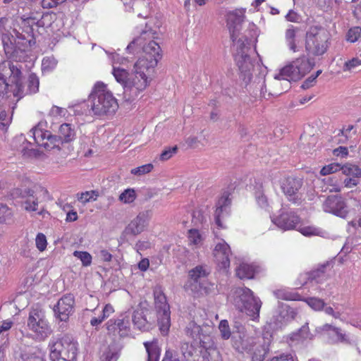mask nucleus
I'll list each match as a JSON object with an SVG mask.
<instances>
[{
  "instance_id": "1",
  "label": "nucleus",
  "mask_w": 361,
  "mask_h": 361,
  "mask_svg": "<svg viewBox=\"0 0 361 361\" xmlns=\"http://www.w3.org/2000/svg\"><path fill=\"white\" fill-rule=\"evenodd\" d=\"M161 22L157 18H149L143 27H137L138 34L127 46L132 53L136 48L142 49L144 55L134 63L131 75L123 68L114 66L112 73L116 80L123 88L124 93L134 98L143 92L150 84L152 74L158 61L161 58V49L157 42L160 37Z\"/></svg>"
},
{
  "instance_id": "2",
  "label": "nucleus",
  "mask_w": 361,
  "mask_h": 361,
  "mask_svg": "<svg viewBox=\"0 0 361 361\" xmlns=\"http://www.w3.org/2000/svg\"><path fill=\"white\" fill-rule=\"evenodd\" d=\"M245 8H238L228 12L226 23L233 42V48L235 50L234 57L236 63L245 76L250 78V72L253 68L252 61L250 56L251 51L250 41L245 36H240V33L242 24L245 21Z\"/></svg>"
},
{
  "instance_id": "3",
  "label": "nucleus",
  "mask_w": 361,
  "mask_h": 361,
  "mask_svg": "<svg viewBox=\"0 0 361 361\" xmlns=\"http://www.w3.org/2000/svg\"><path fill=\"white\" fill-rule=\"evenodd\" d=\"M271 335L262 336L256 334L241 330L233 336V347L239 353H248L252 361H263L269 350Z\"/></svg>"
},
{
  "instance_id": "4",
  "label": "nucleus",
  "mask_w": 361,
  "mask_h": 361,
  "mask_svg": "<svg viewBox=\"0 0 361 361\" xmlns=\"http://www.w3.org/2000/svg\"><path fill=\"white\" fill-rule=\"evenodd\" d=\"M90 110L95 116H110L118 109V103L106 84L97 82L89 96Z\"/></svg>"
},
{
  "instance_id": "5",
  "label": "nucleus",
  "mask_w": 361,
  "mask_h": 361,
  "mask_svg": "<svg viewBox=\"0 0 361 361\" xmlns=\"http://www.w3.org/2000/svg\"><path fill=\"white\" fill-rule=\"evenodd\" d=\"M231 297L235 307L241 312H245L251 319L258 320L262 302L250 288H235L231 290Z\"/></svg>"
},
{
  "instance_id": "6",
  "label": "nucleus",
  "mask_w": 361,
  "mask_h": 361,
  "mask_svg": "<svg viewBox=\"0 0 361 361\" xmlns=\"http://www.w3.org/2000/svg\"><path fill=\"white\" fill-rule=\"evenodd\" d=\"M281 188L288 200L295 204L312 200L315 195L311 186H303L302 179L294 177L283 178L281 180Z\"/></svg>"
},
{
  "instance_id": "7",
  "label": "nucleus",
  "mask_w": 361,
  "mask_h": 361,
  "mask_svg": "<svg viewBox=\"0 0 361 361\" xmlns=\"http://www.w3.org/2000/svg\"><path fill=\"white\" fill-rule=\"evenodd\" d=\"M330 35L321 27H312L306 34L305 49L309 54L323 55L328 49Z\"/></svg>"
},
{
  "instance_id": "8",
  "label": "nucleus",
  "mask_w": 361,
  "mask_h": 361,
  "mask_svg": "<svg viewBox=\"0 0 361 361\" xmlns=\"http://www.w3.org/2000/svg\"><path fill=\"white\" fill-rule=\"evenodd\" d=\"M27 328L38 340H44L51 332V326L46 317L45 312L39 307H33L30 310Z\"/></svg>"
},
{
  "instance_id": "9",
  "label": "nucleus",
  "mask_w": 361,
  "mask_h": 361,
  "mask_svg": "<svg viewBox=\"0 0 361 361\" xmlns=\"http://www.w3.org/2000/svg\"><path fill=\"white\" fill-rule=\"evenodd\" d=\"M312 66L307 58H298L280 69L279 73L275 74L274 78L277 80H286L288 85L290 80L296 81L303 78L311 71Z\"/></svg>"
},
{
  "instance_id": "10",
  "label": "nucleus",
  "mask_w": 361,
  "mask_h": 361,
  "mask_svg": "<svg viewBox=\"0 0 361 361\" xmlns=\"http://www.w3.org/2000/svg\"><path fill=\"white\" fill-rule=\"evenodd\" d=\"M78 343L70 336H64L50 347L51 361H75Z\"/></svg>"
},
{
  "instance_id": "11",
  "label": "nucleus",
  "mask_w": 361,
  "mask_h": 361,
  "mask_svg": "<svg viewBox=\"0 0 361 361\" xmlns=\"http://www.w3.org/2000/svg\"><path fill=\"white\" fill-rule=\"evenodd\" d=\"M43 123L39 122L37 126L30 131V136L33 137L36 144L47 150L59 148L62 144L61 139L54 135L51 132L42 128Z\"/></svg>"
},
{
  "instance_id": "12",
  "label": "nucleus",
  "mask_w": 361,
  "mask_h": 361,
  "mask_svg": "<svg viewBox=\"0 0 361 361\" xmlns=\"http://www.w3.org/2000/svg\"><path fill=\"white\" fill-rule=\"evenodd\" d=\"M325 212L333 214L341 218H345L349 209L345 200L340 195L329 196L322 204Z\"/></svg>"
},
{
  "instance_id": "13",
  "label": "nucleus",
  "mask_w": 361,
  "mask_h": 361,
  "mask_svg": "<svg viewBox=\"0 0 361 361\" xmlns=\"http://www.w3.org/2000/svg\"><path fill=\"white\" fill-rule=\"evenodd\" d=\"M316 331L326 336L331 343H345L353 344L354 341L350 338V336L343 333L342 330L329 324H325L322 326L317 327Z\"/></svg>"
},
{
  "instance_id": "14",
  "label": "nucleus",
  "mask_w": 361,
  "mask_h": 361,
  "mask_svg": "<svg viewBox=\"0 0 361 361\" xmlns=\"http://www.w3.org/2000/svg\"><path fill=\"white\" fill-rule=\"evenodd\" d=\"M151 210L140 212L127 226L125 232L128 234L137 235L143 232L147 227L152 218Z\"/></svg>"
},
{
  "instance_id": "15",
  "label": "nucleus",
  "mask_w": 361,
  "mask_h": 361,
  "mask_svg": "<svg viewBox=\"0 0 361 361\" xmlns=\"http://www.w3.org/2000/svg\"><path fill=\"white\" fill-rule=\"evenodd\" d=\"M271 221L283 231L295 229L300 223V218L293 212L282 211L279 215L271 218Z\"/></svg>"
},
{
  "instance_id": "16",
  "label": "nucleus",
  "mask_w": 361,
  "mask_h": 361,
  "mask_svg": "<svg viewBox=\"0 0 361 361\" xmlns=\"http://www.w3.org/2000/svg\"><path fill=\"white\" fill-rule=\"evenodd\" d=\"M75 298L72 294L63 296L54 307L56 317L61 321H67L74 312Z\"/></svg>"
},
{
  "instance_id": "17",
  "label": "nucleus",
  "mask_w": 361,
  "mask_h": 361,
  "mask_svg": "<svg viewBox=\"0 0 361 361\" xmlns=\"http://www.w3.org/2000/svg\"><path fill=\"white\" fill-rule=\"evenodd\" d=\"M180 351L184 361H210L208 356L210 353L205 349H196L192 344L183 343L180 347Z\"/></svg>"
},
{
  "instance_id": "18",
  "label": "nucleus",
  "mask_w": 361,
  "mask_h": 361,
  "mask_svg": "<svg viewBox=\"0 0 361 361\" xmlns=\"http://www.w3.org/2000/svg\"><path fill=\"white\" fill-rule=\"evenodd\" d=\"M231 251L228 244L224 240L216 243L214 249L215 260L221 269H226L230 265Z\"/></svg>"
},
{
  "instance_id": "19",
  "label": "nucleus",
  "mask_w": 361,
  "mask_h": 361,
  "mask_svg": "<svg viewBox=\"0 0 361 361\" xmlns=\"http://www.w3.org/2000/svg\"><path fill=\"white\" fill-rule=\"evenodd\" d=\"M209 270L204 266L198 265L189 271V277L191 281L194 282V288H191L192 290H201L207 293L208 292L206 286H204V282L209 274Z\"/></svg>"
},
{
  "instance_id": "20",
  "label": "nucleus",
  "mask_w": 361,
  "mask_h": 361,
  "mask_svg": "<svg viewBox=\"0 0 361 361\" xmlns=\"http://www.w3.org/2000/svg\"><path fill=\"white\" fill-rule=\"evenodd\" d=\"M279 308L278 314L274 316L271 322V324H273L274 328L276 329L293 319L297 314L293 308L285 304L280 305Z\"/></svg>"
},
{
  "instance_id": "21",
  "label": "nucleus",
  "mask_w": 361,
  "mask_h": 361,
  "mask_svg": "<svg viewBox=\"0 0 361 361\" xmlns=\"http://www.w3.org/2000/svg\"><path fill=\"white\" fill-rule=\"evenodd\" d=\"M107 329L114 334H118L120 336H126L130 332V319L128 317L110 319L107 324Z\"/></svg>"
},
{
  "instance_id": "22",
  "label": "nucleus",
  "mask_w": 361,
  "mask_h": 361,
  "mask_svg": "<svg viewBox=\"0 0 361 361\" xmlns=\"http://www.w3.org/2000/svg\"><path fill=\"white\" fill-rule=\"evenodd\" d=\"M231 200L228 195L224 194L218 200L214 213L215 221L219 228H224L221 219L226 217L229 213Z\"/></svg>"
},
{
  "instance_id": "23",
  "label": "nucleus",
  "mask_w": 361,
  "mask_h": 361,
  "mask_svg": "<svg viewBox=\"0 0 361 361\" xmlns=\"http://www.w3.org/2000/svg\"><path fill=\"white\" fill-rule=\"evenodd\" d=\"M252 192L258 207L265 211H269L270 203L268 197L264 194L263 183L261 180L255 181Z\"/></svg>"
},
{
  "instance_id": "24",
  "label": "nucleus",
  "mask_w": 361,
  "mask_h": 361,
  "mask_svg": "<svg viewBox=\"0 0 361 361\" xmlns=\"http://www.w3.org/2000/svg\"><path fill=\"white\" fill-rule=\"evenodd\" d=\"M27 31H23L22 32L15 31L16 37V43L18 45L19 49L23 51H25L35 44L32 29L30 27H27Z\"/></svg>"
},
{
  "instance_id": "25",
  "label": "nucleus",
  "mask_w": 361,
  "mask_h": 361,
  "mask_svg": "<svg viewBox=\"0 0 361 361\" xmlns=\"http://www.w3.org/2000/svg\"><path fill=\"white\" fill-rule=\"evenodd\" d=\"M185 335L194 341H199L200 343H204L207 338L204 334L203 328L197 325L194 322H190L188 324L185 329Z\"/></svg>"
},
{
  "instance_id": "26",
  "label": "nucleus",
  "mask_w": 361,
  "mask_h": 361,
  "mask_svg": "<svg viewBox=\"0 0 361 361\" xmlns=\"http://www.w3.org/2000/svg\"><path fill=\"white\" fill-rule=\"evenodd\" d=\"M13 145L21 151L25 156L31 157L35 154V152L32 148V143L27 141L23 135L16 136L13 141Z\"/></svg>"
},
{
  "instance_id": "27",
  "label": "nucleus",
  "mask_w": 361,
  "mask_h": 361,
  "mask_svg": "<svg viewBox=\"0 0 361 361\" xmlns=\"http://www.w3.org/2000/svg\"><path fill=\"white\" fill-rule=\"evenodd\" d=\"M58 137L61 139V142H70L75 138V130L70 123H63L58 131Z\"/></svg>"
},
{
  "instance_id": "28",
  "label": "nucleus",
  "mask_w": 361,
  "mask_h": 361,
  "mask_svg": "<svg viewBox=\"0 0 361 361\" xmlns=\"http://www.w3.org/2000/svg\"><path fill=\"white\" fill-rule=\"evenodd\" d=\"M255 271L253 264L242 263L236 269V276L240 279H250L254 277Z\"/></svg>"
},
{
  "instance_id": "29",
  "label": "nucleus",
  "mask_w": 361,
  "mask_h": 361,
  "mask_svg": "<svg viewBox=\"0 0 361 361\" xmlns=\"http://www.w3.org/2000/svg\"><path fill=\"white\" fill-rule=\"evenodd\" d=\"M300 31L298 27H294L293 25H289L286 31V41L289 47V49L293 52H296L298 51V47L296 46V37L297 34Z\"/></svg>"
},
{
  "instance_id": "30",
  "label": "nucleus",
  "mask_w": 361,
  "mask_h": 361,
  "mask_svg": "<svg viewBox=\"0 0 361 361\" xmlns=\"http://www.w3.org/2000/svg\"><path fill=\"white\" fill-rule=\"evenodd\" d=\"M276 298L284 300H302L300 295L295 291L287 288L278 289L274 291Z\"/></svg>"
},
{
  "instance_id": "31",
  "label": "nucleus",
  "mask_w": 361,
  "mask_h": 361,
  "mask_svg": "<svg viewBox=\"0 0 361 361\" xmlns=\"http://www.w3.org/2000/svg\"><path fill=\"white\" fill-rule=\"evenodd\" d=\"M154 294V303L157 314H161V312L169 310V305L167 303L166 296L160 290H156Z\"/></svg>"
},
{
  "instance_id": "32",
  "label": "nucleus",
  "mask_w": 361,
  "mask_h": 361,
  "mask_svg": "<svg viewBox=\"0 0 361 361\" xmlns=\"http://www.w3.org/2000/svg\"><path fill=\"white\" fill-rule=\"evenodd\" d=\"M144 345L148 355L147 361H159L160 349L158 347L157 341L145 342Z\"/></svg>"
},
{
  "instance_id": "33",
  "label": "nucleus",
  "mask_w": 361,
  "mask_h": 361,
  "mask_svg": "<svg viewBox=\"0 0 361 361\" xmlns=\"http://www.w3.org/2000/svg\"><path fill=\"white\" fill-rule=\"evenodd\" d=\"M158 324L163 335H166L171 326L170 310L158 314Z\"/></svg>"
},
{
  "instance_id": "34",
  "label": "nucleus",
  "mask_w": 361,
  "mask_h": 361,
  "mask_svg": "<svg viewBox=\"0 0 361 361\" xmlns=\"http://www.w3.org/2000/svg\"><path fill=\"white\" fill-rule=\"evenodd\" d=\"M68 111L66 108L54 105L49 111L48 118L52 123L57 122L62 118H66Z\"/></svg>"
},
{
  "instance_id": "35",
  "label": "nucleus",
  "mask_w": 361,
  "mask_h": 361,
  "mask_svg": "<svg viewBox=\"0 0 361 361\" xmlns=\"http://www.w3.org/2000/svg\"><path fill=\"white\" fill-rule=\"evenodd\" d=\"M188 238L190 245L199 247L202 245L204 237L197 229H190L188 231Z\"/></svg>"
},
{
  "instance_id": "36",
  "label": "nucleus",
  "mask_w": 361,
  "mask_h": 361,
  "mask_svg": "<svg viewBox=\"0 0 361 361\" xmlns=\"http://www.w3.org/2000/svg\"><path fill=\"white\" fill-rule=\"evenodd\" d=\"M133 322L136 328L145 331L148 329V322L142 311H135L133 315Z\"/></svg>"
},
{
  "instance_id": "37",
  "label": "nucleus",
  "mask_w": 361,
  "mask_h": 361,
  "mask_svg": "<svg viewBox=\"0 0 361 361\" xmlns=\"http://www.w3.org/2000/svg\"><path fill=\"white\" fill-rule=\"evenodd\" d=\"M324 268V266L322 267V270L318 269L316 271H313L311 273L301 274L298 279L300 283L298 285L303 286L304 284L307 283V282L305 281L306 279L310 280L311 282H312L313 281H317V282H318L317 278H319L321 275L323 274Z\"/></svg>"
},
{
  "instance_id": "38",
  "label": "nucleus",
  "mask_w": 361,
  "mask_h": 361,
  "mask_svg": "<svg viewBox=\"0 0 361 361\" xmlns=\"http://www.w3.org/2000/svg\"><path fill=\"white\" fill-rule=\"evenodd\" d=\"M136 197L135 190L133 188H127L120 194L118 200L123 204H131L135 200Z\"/></svg>"
},
{
  "instance_id": "39",
  "label": "nucleus",
  "mask_w": 361,
  "mask_h": 361,
  "mask_svg": "<svg viewBox=\"0 0 361 361\" xmlns=\"http://www.w3.org/2000/svg\"><path fill=\"white\" fill-rule=\"evenodd\" d=\"M341 171L344 175L348 176H352L354 178L361 177V168L356 165L350 164H345L342 166Z\"/></svg>"
},
{
  "instance_id": "40",
  "label": "nucleus",
  "mask_w": 361,
  "mask_h": 361,
  "mask_svg": "<svg viewBox=\"0 0 361 361\" xmlns=\"http://www.w3.org/2000/svg\"><path fill=\"white\" fill-rule=\"evenodd\" d=\"M58 63V61L54 56H47L42 59V71L43 73H50L53 71Z\"/></svg>"
},
{
  "instance_id": "41",
  "label": "nucleus",
  "mask_w": 361,
  "mask_h": 361,
  "mask_svg": "<svg viewBox=\"0 0 361 361\" xmlns=\"http://www.w3.org/2000/svg\"><path fill=\"white\" fill-rule=\"evenodd\" d=\"M305 301L314 311H322L326 305L323 300L315 297L306 298Z\"/></svg>"
},
{
  "instance_id": "42",
  "label": "nucleus",
  "mask_w": 361,
  "mask_h": 361,
  "mask_svg": "<svg viewBox=\"0 0 361 361\" xmlns=\"http://www.w3.org/2000/svg\"><path fill=\"white\" fill-rule=\"evenodd\" d=\"M73 255L81 261L84 267H88L92 264V255L87 252L76 250L73 252Z\"/></svg>"
},
{
  "instance_id": "43",
  "label": "nucleus",
  "mask_w": 361,
  "mask_h": 361,
  "mask_svg": "<svg viewBox=\"0 0 361 361\" xmlns=\"http://www.w3.org/2000/svg\"><path fill=\"white\" fill-rule=\"evenodd\" d=\"M77 195L78 200L82 203L85 204L91 200H96L98 197V192L91 190L78 193Z\"/></svg>"
},
{
  "instance_id": "44",
  "label": "nucleus",
  "mask_w": 361,
  "mask_h": 361,
  "mask_svg": "<svg viewBox=\"0 0 361 361\" xmlns=\"http://www.w3.org/2000/svg\"><path fill=\"white\" fill-rule=\"evenodd\" d=\"M360 66L361 59L359 57H354L345 62L343 70V71L353 72Z\"/></svg>"
},
{
  "instance_id": "45",
  "label": "nucleus",
  "mask_w": 361,
  "mask_h": 361,
  "mask_svg": "<svg viewBox=\"0 0 361 361\" xmlns=\"http://www.w3.org/2000/svg\"><path fill=\"white\" fill-rule=\"evenodd\" d=\"M298 230L305 236L320 235L322 233L320 228L312 226L300 227Z\"/></svg>"
},
{
  "instance_id": "46",
  "label": "nucleus",
  "mask_w": 361,
  "mask_h": 361,
  "mask_svg": "<svg viewBox=\"0 0 361 361\" xmlns=\"http://www.w3.org/2000/svg\"><path fill=\"white\" fill-rule=\"evenodd\" d=\"M342 166L337 163H331L324 166L320 171L322 176H327L341 170Z\"/></svg>"
},
{
  "instance_id": "47",
  "label": "nucleus",
  "mask_w": 361,
  "mask_h": 361,
  "mask_svg": "<svg viewBox=\"0 0 361 361\" xmlns=\"http://www.w3.org/2000/svg\"><path fill=\"white\" fill-rule=\"evenodd\" d=\"M267 361H299L298 357L290 353H283L274 356Z\"/></svg>"
},
{
  "instance_id": "48",
  "label": "nucleus",
  "mask_w": 361,
  "mask_h": 361,
  "mask_svg": "<svg viewBox=\"0 0 361 361\" xmlns=\"http://www.w3.org/2000/svg\"><path fill=\"white\" fill-rule=\"evenodd\" d=\"M153 169L152 164H147L131 169L130 173L135 176H140L149 173Z\"/></svg>"
},
{
  "instance_id": "49",
  "label": "nucleus",
  "mask_w": 361,
  "mask_h": 361,
  "mask_svg": "<svg viewBox=\"0 0 361 361\" xmlns=\"http://www.w3.org/2000/svg\"><path fill=\"white\" fill-rule=\"evenodd\" d=\"M361 37V27H354L350 28L346 36V39L350 42H355Z\"/></svg>"
},
{
  "instance_id": "50",
  "label": "nucleus",
  "mask_w": 361,
  "mask_h": 361,
  "mask_svg": "<svg viewBox=\"0 0 361 361\" xmlns=\"http://www.w3.org/2000/svg\"><path fill=\"white\" fill-rule=\"evenodd\" d=\"M222 338L227 340L231 337V332L227 320H221L219 325Z\"/></svg>"
},
{
  "instance_id": "51",
  "label": "nucleus",
  "mask_w": 361,
  "mask_h": 361,
  "mask_svg": "<svg viewBox=\"0 0 361 361\" xmlns=\"http://www.w3.org/2000/svg\"><path fill=\"white\" fill-rule=\"evenodd\" d=\"M322 182L324 183V184H326L327 185H329L331 187V188H329V189L327 187L325 189L322 188V191L325 192L327 190H329L330 192H339L340 191V188L337 185V180L335 179L334 178H332V177L325 178L322 180Z\"/></svg>"
},
{
  "instance_id": "52",
  "label": "nucleus",
  "mask_w": 361,
  "mask_h": 361,
  "mask_svg": "<svg viewBox=\"0 0 361 361\" xmlns=\"http://www.w3.org/2000/svg\"><path fill=\"white\" fill-rule=\"evenodd\" d=\"M24 208L28 212L38 211V200L33 196L28 197L24 202Z\"/></svg>"
},
{
  "instance_id": "53",
  "label": "nucleus",
  "mask_w": 361,
  "mask_h": 361,
  "mask_svg": "<svg viewBox=\"0 0 361 361\" xmlns=\"http://www.w3.org/2000/svg\"><path fill=\"white\" fill-rule=\"evenodd\" d=\"M35 245L37 248L43 252L46 250L47 245V238L44 234L39 233L35 238Z\"/></svg>"
},
{
  "instance_id": "54",
  "label": "nucleus",
  "mask_w": 361,
  "mask_h": 361,
  "mask_svg": "<svg viewBox=\"0 0 361 361\" xmlns=\"http://www.w3.org/2000/svg\"><path fill=\"white\" fill-rule=\"evenodd\" d=\"M11 216V209L6 205L0 204V223H6Z\"/></svg>"
},
{
  "instance_id": "55",
  "label": "nucleus",
  "mask_w": 361,
  "mask_h": 361,
  "mask_svg": "<svg viewBox=\"0 0 361 361\" xmlns=\"http://www.w3.org/2000/svg\"><path fill=\"white\" fill-rule=\"evenodd\" d=\"M106 53L109 55V58L112 61L113 67L114 66V65H115V66H116L117 64L125 65L128 61L126 58L121 56L117 53H110V54H109L108 52H106Z\"/></svg>"
},
{
  "instance_id": "56",
  "label": "nucleus",
  "mask_w": 361,
  "mask_h": 361,
  "mask_svg": "<svg viewBox=\"0 0 361 361\" xmlns=\"http://www.w3.org/2000/svg\"><path fill=\"white\" fill-rule=\"evenodd\" d=\"M296 336H298L302 340H310L313 338V335L310 332L308 324H305L299 329Z\"/></svg>"
},
{
  "instance_id": "57",
  "label": "nucleus",
  "mask_w": 361,
  "mask_h": 361,
  "mask_svg": "<svg viewBox=\"0 0 361 361\" xmlns=\"http://www.w3.org/2000/svg\"><path fill=\"white\" fill-rule=\"evenodd\" d=\"M11 121V117H9L5 111H0V128L6 129Z\"/></svg>"
},
{
  "instance_id": "58",
  "label": "nucleus",
  "mask_w": 361,
  "mask_h": 361,
  "mask_svg": "<svg viewBox=\"0 0 361 361\" xmlns=\"http://www.w3.org/2000/svg\"><path fill=\"white\" fill-rule=\"evenodd\" d=\"M177 152V147H169L164 150L160 154V159L162 161H166L172 157Z\"/></svg>"
},
{
  "instance_id": "59",
  "label": "nucleus",
  "mask_w": 361,
  "mask_h": 361,
  "mask_svg": "<svg viewBox=\"0 0 361 361\" xmlns=\"http://www.w3.org/2000/svg\"><path fill=\"white\" fill-rule=\"evenodd\" d=\"M66 0H42V6L44 8H51L63 3Z\"/></svg>"
},
{
  "instance_id": "60",
  "label": "nucleus",
  "mask_w": 361,
  "mask_h": 361,
  "mask_svg": "<svg viewBox=\"0 0 361 361\" xmlns=\"http://www.w3.org/2000/svg\"><path fill=\"white\" fill-rule=\"evenodd\" d=\"M186 143L190 147H197L200 146V145H202L201 143V140L199 139V137L196 135H191L188 137L186 139Z\"/></svg>"
},
{
  "instance_id": "61",
  "label": "nucleus",
  "mask_w": 361,
  "mask_h": 361,
  "mask_svg": "<svg viewBox=\"0 0 361 361\" xmlns=\"http://www.w3.org/2000/svg\"><path fill=\"white\" fill-rule=\"evenodd\" d=\"M323 310L324 311V312L326 314L330 315L335 319H341V317L342 315L341 312H340L338 310H335L334 307H330V306H328V307L325 306L324 308L323 309Z\"/></svg>"
},
{
  "instance_id": "62",
  "label": "nucleus",
  "mask_w": 361,
  "mask_h": 361,
  "mask_svg": "<svg viewBox=\"0 0 361 361\" xmlns=\"http://www.w3.org/2000/svg\"><path fill=\"white\" fill-rule=\"evenodd\" d=\"M286 19L290 22L298 23L300 20V16L293 10H290L286 16Z\"/></svg>"
},
{
  "instance_id": "63",
  "label": "nucleus",
  "mask_w": 361,
  "mask_h": 361,
  "mask_svg": "<svg viewBox=\"0 0 361 361\" xmlns=\"http://www.w3.org/2000/svg\"><path fill=\"white\" fill-rule=\"evenodd\" d=\"M162 361H183L180 360L179 358L177 357L174 353L170 350H167L165 353L164 357Z\"/></svg>"
},
{
  "instance_id": "64",
  "label": "nucleus",
  "mask_w": 361,
  "mask_h": 361,
  "mask_svg": "<svg viewBox=\"0 0 361 361\" xmlns=\"http://www.w3.org/2000/svg\"><path fill=\"white\" fill-rule=\"evenodd\" d=\"M343 183L346 188H351L356 186L359 183V181L355 178H347L344 180Z\"/></svg>"
}]
</instances>
